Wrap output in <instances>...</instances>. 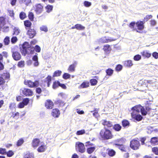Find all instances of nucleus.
I'll list each match as a JSON object with an SVG mask.
<instances>
[{
	"mask_svg": "<svg viewBox=\"0 0 158 158\" xmlns=\"http://www.w3.org/2000/svg\"><path fill=\"white\" fill-rule=\"evenodd\" d=\"M149 110L150 108L148 107H146V110L144 108L140 105L136 106L133 107L132 109L133 112L131 113V117L132 118L138 121H140L142 118V116L140 114H137L140 111L141 112L142 114L143 115H146L147 114V111Z\"/></svg>",
	"mask_w": 158,
	"mask_h": 158,
	"instance_id": "nucleus-1",
	"label": "nucleus"
},
{
	"mask_svg": "<svg viewBox=\"0 0 158 158\" xmlns=\"http://www.w3.org/2000/svg\"><path fill=\"white\" fill-rule=\"evenodd\" d=\"M21 51L22 54L25 56L26 54H33L34 48L29 45L28 43L25 42L23 45V48Z\"/></svg>",
	"mask_w": 158,
	"mask_h": 158,
	"instance_id": "nucleus-2",
	"label": "nucleus"
},
{
	"mask_svg": "<svg viewBox=\"0 0 158 158\" xmlns=\"http://www.w3.org/2000/svg\"><path fill=\"white\" fill-rule=\"evenodd\" d=\"M100 135L101 137L104 139H111L113 137L111 131L108 129H104L101 130Z\"/></svg>",
	"mask_w": 158,
	"mask_h": 158,
	"instance_id": "nucleus-3",
	"label": "nucleus"
},
{
	"mask_svg": "<svg viewBox=\"0 0 158 158\" xmlns=\"http://www.w3.org/2000/svg\"><path fill=\"white\" fill-rule=\"evenodd\" d=\"M140 144L138 141L135 139H133L131 140L130 142V147L134 150L138 149Z\"/></svg>",
	"mask_w": 158,
	"mask_h": 158,
	"instance_id": "nucleus-4",
	"label": "nucleus"
},
{
	"mask_svg": "<svg viewBox=\"0 0 158 158\" xmlns=\"http://www.w3.org/2000/svg\"><path fill=\"white\" fill-rule=\"evenodd\" d=\"M20 92V93H22L23 95L26 96H31L33 94V92L31 90L27 88H22Z\"/></svg>",
	"mask_w": 158,
	"mask_h": 158,
	"instance_id": "nucleus-5",
	"label": "nucleus"
},
{
	"mask_svg": "<svg viewBox=\"0 0 158 158\" xmlns=\"http://www.w3.org/2000/svg\"><path fill=\"white\" fill-rule=\"evenodd\" d=\"M24 83L25 85H27L30 87H37L39 85V81H35V82H33L30 80H25Z\"/></svg>",
	"mask_w": 158,
	"mask_h": 158,
	"instance_id": "nucleus-6",
	"label": "nucleus"
},
{
	"mask_svg": "<svg viewBox=\"0 0 158 158\" xmlns=\"http://www.w3.org/2000/svg\"><path fill=\"white\" fill-rule=\"evenodd\" d=\"M76 148L77 151L81 153H83L85 151V148L84 145L82 143L77 142L76 143Z\"/></svg>",
	"mask_w": 158,
	"mask_h": 158,
	"instance_id": "nucleus-7",
	"label": "nucleus"
},
{
	"mask_svg": "<svg viewBox=\"0 0 158 158\" xmlns=\"http://www.w3.org/2000/svg\"><path fill=\"white\" fill-rule=\"evenodd\" d=\"M141 54L144 58H148L151 56V54L147 50H144L142 52Z\"/></svg>",
	"mask_w": 158,
	"mask_h": 158,
	"instance_id": "nucleus-8",
	"label": "nucleus"
},
{
	"mask_svg": "<svg viewBox=\"0 0 158 158\" xmlns=\"http://www.w3.org/2000/svg\"><path fill=\"white\" fill-rule=\"evenodd\" d=\"M144 21H138L136 23V26L139 30H142L144 28Z\"/></svg>",
	"mask_w": 158,
	"mask_h": 158,
	"instance_id": "nucleus-9",
	"label": "nucleus"
},
{
	"mask_svg": "<svg viewBox=\"0 0 158 158\" xmlns=\"http://www.w3.org/2000/svg\"><path fill=\"white\" fill-rule=\"evenodd\" d=\"M36 34L35 31L32 29H30L27 32V35L30 38H32Z\"/></svg>",
	"mask_w": 158,
	"mask_h": 158,
	"instance_id": "nucleus-10",
	"label": "nucleus"
},
{
	"mask_svg": "<svg viewBox=\"0 0 158 158\" xmlns=\"http://www.w3.org/2000/svg\"><path fill=\"white\" fill-rule=\"evenodd\" d=\"M12 57L15 60H19L21 58V55L20 53L17 52H13Z\"/></svg>",
	"mask_w": 158,
	"mask_h": 158,
	"instance_id": "nucleus-11",
	"label": "nucleus"
},
{
	"mask_svg": "<svg viewBox=\"0 0 158 158\" xmlns=\"http://www.w3.org/2000/svg\"><path fill=\"white\" fill-rule=\"evenodd\" d=\"M36 8L35 11L37 14L40 13L43 11V6L40 4H37L35 6Z\"/></svg>",
	"mask_w": 158,
	"mask_h": 158,
	"instance_id": "nucleus-12",
	"label": "nucleus"
},
{
	"mask_svg": "<svg viewBox=\"0 0 158 158\" xmlns=\"http://www.w3.org/2000/svg\"><path fill=\"white\" fill-rule=\"evenodd\" d=\"M60 114V112L59 110L56 109L52 110V115L53 117L54 118H57L59 116Z\"/></svg>",
	"mask_w": 158,
	"mask_h": 158,
	"instance_id": "nucleus-13",
	"label": "nucleus"
},
{
	"mask_svg": "<svg viewBox=\"0 0 158 158\" xmlns=\"http://www.w3.org/2000/svg\"><path fill=\"white\" fill-rule=\"evenodd\" d=\"M40 143V141L39 139H34L32 142V146L34 148H36Z\"/></svg>",
	"mask_w": 158,
	"mask_h": 158,
	"instance_id": "nucleus-14",
	"label": "nucleus"
},
{
	"mask_svg": "<svg viewBox=\"0 0 158 158\" xmlns=\"http://www.w3.org/2000/svg\"><path fill=\"white\" fill-rule=\"evenodd\" d=\"M77 64L76 62H74L72 64L70 65L68 69V70L69 72H73L75 71V69Z\"/></svg>",
	"mask_w": 158,
	"mask_h": 158,
	"instance_id": "nucleus-15",
	"label": "nucleus"
},
{
	"mask_svg": "<svg viewBox=\"0 0 158 158\" xmlns=\"http://www.w3.org/2000/svg\"><path fill=\"white\" fill-rule=\"evenodd\" d=\"M53 106V103L50 100H47L45 103V106L48 109H52Z\"/></svg>",
	"mask_w": 158,
	"mask_h": 158,
	"instance_id": "nucleus-16",
	"label": "nucleus"
},
{
	"mask_svg": "<svg viewBox=\"0 0 158 158\" xmlns=\"http://www.w3.org/2000/svg\"><path fill=\"white\" fill-rule=\"evenodd\" d=\"M115 147L118 148L120 150L122 151H126V149L124 146L123 144H118L115 143L114 144Z\"/></svg>",
	"mask_w": 158,
	"mask_h": 158,
	"instance_id": "nucleus-17",
	"label": "nucleus"
},
{
	"mask_svg": "<svg viewBox=\"0 0 158 158\" xmlns=\"http://www.w3.org/2000/svg\"><path fill=\"white\" fill-rule=\"evenodd\" d=\"M126 141V139L124 138L118 139L114 140V144L115 143L118 144H123Z\"/></svg>",
	"mask_w": 158,
	"mask_h": 158,
	"instance_id": "nucleus-18",
	"label": "nucleus"
},
{
	"mask_svg": "<svg viewBox=\"0 0 158 158\" xmlns=\"http://www.w3.org/2000/svg\"><path fill=\"white\" fill-rule=\"evenodd\" d=\"M101 122L103 125L106 126L108 127H110L112 126V124L111 122L107 121L105 120H102L101 121Z\"/></svg>",
	"mask_w": 158,
	"mask_h": 158,
	"instance_id": "nucleus-19",
	"label": "nucleus"
},
{
	"mask_svg": "<svg viewBox=\"0 0 158 158\" xmlns=\"http://www.w3.org/2000/svg\"><path fill=\"white\" fill-rule=\"evenodd\" d=\"M89 86V83L88 82H84L81 85L79 86L80 89L86 88Z\"/></svg>",
	"mask_w": 158,
	"mask_h": 158,
	"instance_id": "nucleus-20",
	"label": "nucleus"
},
{
	"mask_svg": "<svg viewBox=\"0 0 158 158\" xmlns=\"http://www.w3.org/2000/svg\"><path fill=\"white\" fill-rule=\"evenodd\" d=\"M151 143L154 145H156L158 143V139L157 137L152 138L151 140Z\"/></svg>",
	"mask_w": 158,
	"mask_h": 158,
	"instance_id": "nucleus-21",
	"label": "nucleus"
},
{
	"mask_svg": "<svg viewBox=\"0 0 158 158\" xmlns=\"http://www.w3.org/2000/svg\"><path fill=\"white\" fill-rule=\"evenodd\" d=\"M46 148V147L44 145L41 144L40 146L38 148V151L39 152H44Z\"/></svg>",
	"mask_w": 158,
	"mask_h": 158,
	"instance_id": "nucleus-22",
	"label": "nucleus"
},
{
	"mask_svg": "<svg viewBox=\"0 0 158 158\" xmlns=\"http://www.w3.org/2000/svg\"><path fill=\"white\" fill-rule=\"evenodd\" d=\"M20 32V31L19 28L15 27L13 29V35H18Z\"/></svg>",
	"mask_w": 158,
	"mask_h": 158,
	"instance_id": "nucleus-23",
	"label": "nucleus"
},
{
	"mask_svg": "<svg viewBox=\"0 0 158 158\" xmlns=\"http://www.w3.org/2000/svg\"><path fill=\"white\" fill-rule=\"evenodd\" d=\"M5 25L4 18L1 17H0V28H2Z\"/></svg>",
	"mask_w": 158,
	"mask_h": 158,
	"instance_id": "nucleus-24",
	"label": "nucleus"
},
{
	"mask_svg": "<svg viewBox=\"0 0 158 158\" xmlns=\"http://www.w3.org/2000/svg\"><path fill=\"white\" fill-rule=\"evenodd\" d=\"M108 153L109 155L110 156H114L115 154V152L112 149H108Z\"/></svg>",
	"mask_w": 158,
	"mask_h": 158,
	"instance_id": "nucleus-25",
	"label": "nucleus"
},
{
	"mask_svg": "<svg viewBox=\"0 0 158 158\" xmlns=\"http://www.w3.org/2000/svg\"><path fill=\"white\" fill-rule=\"evenodd\" d=\"M53 9V6L52 5H48L45 7L46 11L49 13L52 11Z\"/></svg>",
	"mask_w": 158,
	"mask_h": 158,
	"instance_id": "nucleus-26",
	"label": "nucleus"
},
{
	"mask_svg": "<svg viewBox=\"0 0 158 158\" xmlns=\"http://www.w3.org/2000/svg\"><path fill=\"white\" fill-rule=\"evenodd\" d=\"M125 65L127 67H131L133 65L132 61L131 60H128L124 62Z\"/></svg>",
	"mask_w": 158,
	"mask_h": 158,
	"instance_id": "nucleus-27",
	"label": "nucleus"
},
{
	"mask_svg": "<svg viewBox=\"0 0 158 158\" xmlns=\"http://www.w3.org/2000/svg\"><path fill=\"white\" fill-rule=\"evenodd\" d=\"M19 2L21 3H24L27 6L31 3V0H19Z\"/></svg>",
	"mask_w": 158,
	"mask_h": 158,
	"instance_id": "nucleus-28",
	"label": "nucleus"
},
{
	"mask_svg": "<svg viewBox=\"0 0 158 158\" xmlns=\"http://www.w3.org/2000/svg\"><path fill=\"white\" fill-rule=\"evenodd\" d=\"M61 71L59 70H56L54 72L53 77H55L59 76L61 75Z\"/></svg>",
	"mask_w": 158,
	"mask_h": 158,
	"instance_id": "nucleus-29",
	"label": "nucleus"
},
{
	"mask_svg": "<svg viewBox=\"0 0 158 158\" xmlns=\"http://www.w3.org/2000/svg\"><path fill=\"white\" fill-rule=\"evenodd\" d=\"M106 36L102 37L98 40L99 44L106 43Z\"/></svg>",
	"mask_w": 158,
	"mask_h": 158,
	"instance_id": "nucleus-30",
	"label": "nucleus"
},
{
	"mask_svg": "<svg viewBox=\"0 0 158 158\" xmlns=\"http://www.w3.org/2000/svg\"><path fill=\"white\" fill-rule=\"evenodd\" d=\"M106 43L115 41L116 40V39H114L113 38L108 36H106Z\"/></svg>",
	"mask_w": 158,
	"mask_h": 158,
	"instance_id": "nucleus-31",
	"label": "nucleus"
},
{
	"mask_svg": "<svg viewBox=\"0 0 158 158\" xmlns=\"http://www.w3.org/2000/svg\"><path fill=\"white\" fill-rule=\"evenodd\" d=\"M103 49L105 52H107L110 51L111 48L108 44H106L104 46Z\"/></svg>",
	"mask_w": 158,
	"mask_h": 158,
	"instance_id": "nucleus-32",
	"label": "nucleus"
},
{
	"mask_svg": "<svg viewBox=\"0 0 158 158\" xmlns=\"http://www.w3.org/2000/svg\"><path fill=\"white\" fill-rule=\"evenodd\" d=\"M4 42L5 45H8L10 42L9 37L8 36L6 37L4 40Z\"/></svg>",
	"mask_w": 158,
	"mask_h": 158,
	"instance_id": "nucleus-33",
	"label": "nucleus"
},
{
	"mask_svg": "<svg viewBox=\"0 0 158 158\" xmlns=\"http://www.w3.org/2000/svg\"><path fill=\"white\" fill-rule=\"evenodd\" d=\"M114 129L117 131H119L120 130L121 127L118 124H116L114 125Z\"/></svg>",
	"mask_w": 158,
	"mask_h": 158,
	"instance_id": "nucleus-34",
	"label": "nucleus"
},
{
	"mask_svg": "<svg viewBox=\"0 0 158 158\" xmlns=\"http://www.w3.org/2000/svg\"><path fill=\"white\" fill-rule=\"evenodd\" d=\"M10 77V75L9 73L6 72V73H4L2 74V77L5 79H8Z\"/></svg>",
	"mask_w": 158,
	"mask_h": 158,
	"instance_id": "nucleus-35",
	"label": "nucleus"
},
{
	"mask_svg": "<svg viewBox=\"0 0 158 158\" xmlns=\"http://www.w3.org/2000/svg\"><path fill=\"white\" fill-rule=\"evenodd\" d=\"M51 77L48 76L46 79V81L47 83L48 86L49 87L51 81Z\"/></svg>",
	"mask_w": 158,
	"mask_h": 158,
	"instance_id": "nucleus-36",
	"label": "nucleus"
},
{
	"mask_svg": "<svg viewBox=\"0 0 158 158\" xmlns=\"http://www.w3.org/2000/svg\"><path fill=\"white\" fill-rule=\"evenodd\" d=\"M75 27L77 30H81L84 29L85 27L80 24H76L75 25Z\"/></svg>",
	"mask_w": 158,
	"mask_h": 158,
	"instance_id": "nucleus-37",
	"label": "nucleus"
},
{
	"mask_svg": "<svg viewBox=\"0 0 158 158\" xmlns=\"http://www.w3.org/2000/svg\"><path fill=\"white\" fill-rule=\"evenodd\" d=\"M85 133V130L83 129L81 130L77 131L76 132V135H82Z\"/></svg>",
	"mask_w": 158,
	"mask_h": 158,
	"instance_id": "nucleus-38",
	"label": "nucleus"
},
{
	"mask_svg": "<svg viewBox=\"0 0 158 158\" xmlns=\"http://www.w3.org/2000/svg\"><path fill=\"white\" fill-rule=\"evenodd\" d=\"M106 72L107 74L109 76H111L113 73V70L111 69H109L106 70Z\"/></svg>",
	"mask_w": 158,
	"mask_h": 158,
	"instance_id": "nucleus-39",
	"label": "nucleus"
},
{
	"mask_svg": "<svg viewBox=\"0 0 158 158\" xmlns=\"http://www.w3.org/2000/svg\"><path fill=\"white\" fill-rule=\"evenodd\" d=\"M23 158H34V155L32 153H27L24 156Z\"/></svg>",
	"mask_w": 158,
	"mask_h": 158,
	"instance_id": "nucleus-40",
	"label": "nucleus"
},
{
	"mask_svg": "<svg viewBox=\"0 0 158 158\" xmlns=\"http://www.w3.org/2000/svg\"><path fill=\"white\" fill-rule=\"evenodd\" d=\"M29 101L28 98H26L23 99L22 102L25 106H27L28 104Z\"/></svg>",
	"mask_w": 158,
	"mask_h": 158,
	"instance_id": "nucleus-41",
	"label": "nucleus"
},
{
	"mask_svg": "<svg viewBox=\"0 0 158 158\" xmlns=\"http://www.w3.org/2000/svg\"><path fill=\"white\" fill-rule=\"evenodd\" d=\"M19 17L21 19H24L26 17L25 13L23 12H21L19 15Z\"/></svg>",
	"mask_w": 158,
	"mask_h": 158,
	"instance_id": "nucleus-42",
	"label": "nucleus"
},
{
	"mask_svg": "<svg viewBox=\"0 0 158 158\" xmlns=\"http://www.w3.org/2000/svg\"><path fill=\"white\" fill-rule=\"evenodd\" d=\"M141 59V56L139 54L136 55L134 57V60L135 61H139Z\"/></svg>",
	"mask_w": 158,
	"mask_h": 158,
	"instance_id": "nucleus-43",
	"label": "nucleus"
},
{
	"mask_svg": "<svg viewBox=\"0 0 158 158\" xmlns=\"http://www.w3.org/2000/svg\"><path fill=\"white\" fill-rule=\"evenodd\" d=\"M95 149V147H92L88 148L87 149V152L88 153L91 154L94 151Z\"/></svg>",
	"mask_w": 158,
	"mask_h": 158,
	"instance_id": "nucleus-44",
	"label": "nucleus"
},
{
	"mask_svg": "<svg viewBox=\"0 0 158 158\" xmlns=\"http://www.w3.org/2000/svg\"><path fill=\"white\" fill-rule=\"evenodd\" d=\"M24 24L25 26L27 27H30L31 24V23L30 21L28 20H26L24 22Z\"/></svg>",
	"mask_w": 158,
	"mask_h": 158,
	"instance_id": "nucleus-45",
	"label": "nucleus"
},
{
	"mask_svg": "<svg viewBox=\"0 0 158 158\" xmlns=\"http://www.w3.org/2000/svg\"><path fill=\"white\" fill-rule=\"evenodd\" d=\"M17 40L18 39L16 36L13 37L11 40V42L13 44H15L17 42Z\"/></svg>",
	"mask_w": 158,
	"mask_h": 158,
	"instance_id": "nucleus-46",
	"label": "nucleus"
},
{
	"mask_svg": "<svg viewBox=\"0 0 158 158\" xmlns=\"http://www.w3.org/2000/svg\"><path fill=\"white\" fill-rule=\"evenodd\" d=\"M84 5L85 7H88L91 5V3L87 1H85L84 2Z\"/></svg>",
	"mask_w": 158,
	"mask_h": 158,
	"instance_id": "nucleus-47",
	"label": "nucleus"
},
{
	"mask_svg": "<svg viewBox=\"0 0 158 158\" xmlns=\"http://www.w3.org/2000/svg\"><path fill=\"white\" fill-rule=\"evenodd\" d=\"M70 77V75L68 73H64L63 75V78L65 79H69Z\"/></svg>",
	"mask_w": 158,
	"mask_h": 158,
	"instance_id": "nucleus-48",
	"label": "nucleus"
},
{
	"mask_svg": "<svg viewBox=\"0 0 158 158\" xmlns=\"http://www.w3.org/2000/svg\"><path fill=\"white\" fill-rule=\"evenodd\" d=\"M24 142V140L22 139H19L17 142V145L18 146H21Z\"/></svg>",
	"mask_w": 158,
	"mask_h": 158,
	"instance_id": "nucleus-49",
	"label": "nucleus"
},
{
	"mask_svg": "<svg viewBox=\"0 0 158 158\" xmlns=\"http://www.w3.org/2000/svg\"><path fill=\"white\" fill-rule=\"evenodd\" d=\"M14 153L13 151L11 150L9 151L6 152L7 156L9 157L12 156L14 154Z\"/></svg>",
	"mask_w": 158,
	"mask_h": 158,
	"instance_id": "nucleus-50",
	"label": "nucleus"
},
{
	"mask_svg": "<svg viewBox=\"0 0 158 158\" xmlns=\"http://www.w3.org/2000/svg\"><path fill=\"white\" fill-rule=\"evenodd\" d=\"M0 154L2 155H5L6 154V149L5 148H0Z\"/></svg>",
	"mask_w": 158,
	"mask_h": 158,
	"instance_id": "nucleus-51",
	"label": "nucleus"
},
{
	"mask_svg": "<svg viewBox=\"0 0 158 158\" xmlns=\"http://www.w3.org/2000/svg\"><path fill=\"white\" fill-rule=\"evenodd\" d=\"M40 29L41 31H44L45 32H47L48 31L47 27L46 26H42L40 27Z\"/></svg>",
	"mask_w": 158,
	"mask_h": 158,
	"instance_id": "nucleus-52",
	"label": "nucleus"
},
{
	"mask_svg": "<svg viewBox=\"0 0 158 158\" xmlns=\"http://www.w3.org/2000/svg\"><path fill=\"white\" fill-rule=\"evenodd\" d=\"M2 28L3 31L5 32H7L9 30V27L7 26L4 25Z\"/></svg>",
	"mask_w": 158,
	"mask_h": 158,
	"instance_id": "nucleus-53",
	"label": "nucleus"
},
{
	"mask_svg": "<svg viewBox=\"0 0 158 158\" xmlns=\"http://www.w3.org/2000/svg\"><path fill=\"white\" fill-rule=\"evenodd\" d=\"M90 82L92 85H94L97 84V81L95 79H92L90 80Z\"/></svg>",
	"mask_w": 158,
	"mask_h": 158,
	"instance_id": "nucleus-54",
	"label": "nucleus"
},
{
	"mask_svg": "<svg viewBox=\"0 0 158 158\" xmlns=\"http://www.w3.org/2000/svg\"><path fill=\"white\" fill-rule=\"evenodd\" d=\"M129 124V122L127 120H123L122 122L123 126L124 127H125L128 125Z\"/></svg>",
	"mask_w": 158,
	"mask_h": 158,
	"instance_id": "nucleus-55",
	"label": "nucleus"
},
{
	"mask_svg": "<svg viewBox=\"0 0 158 158\" xmlns=\"http://www.w3.org/2000/svg\"><path fill=\"white\" fill-rule=\"evenodd\" d=\"M59 82L55 81L53 85V88L54 89L56 88L58 86H59Z\"/></svg>",
	"mask_w": 158,
	"mask_h": 158,
	"instance_id": "nucleus-56",
	"label": "nucleus"
},
{
	"mask_svg": "<svg viewBox=\"0 0 158 158\" xmlns=\"http://www.w3.org/2000/svg\"><path fill=\"white\" fill-rule=\"evenodd\" d=\"M152 151L155 154L158 155V149L157 148L154 147L152 148Z\"/></svg>",
	"mask_w": 158,
	"mask_h": 158,
	"instance_id": "nucleus-57",
	"label": "nucleus"
},
{
	"mask_svg": "<svg viewBox=\"0 0 158 158\" xmlns=\"http://www.w3.org/2000/svg\"><path fill=\"white\" fill-rule=\"evenodd\" d=\"M15 103L14 102L11 103L9 106V108L11 110H12L15 108Z\"/></svg>",
	"mask_w": 158,
	"mask_h": 158,
	"instance_id": "nucleus-58",
	"label": "nucleus"
},
{
	"mask_svg": "<svg viewBox=\"0 0 158 158\" xmlns=\"http://www.w3.org/2000/svg\"><path fill=\"white\" fill-rule=\"evenodd\" d=\"M24 65V61H21L19 62L18 64V66L19 67H23Z\"/></svg>",
	"mask_w": 158,
	"mask_h": 158,
	"instance_id": "nucleus-59",
	"label": "nucleus"
},
{
	"mask_svg": "<svg viewBox=\"0 0 158 158\" xmlns=\"http://www.w3.org/2000/svg\"><path fill=\"white\" fill-rule=\"evenodd\" d=\"M34 50L35 49V51L37 52H40V51L41 49L40 47L38 45H36L35 47Z\"/></svg>",
	"mask_w": 158,
	"mask_h": 158,
	"instance_id": "nucleus-60",
	"label": "nucleus"
},
{
	"mask_svg": "<svg viewBox=\"0 0 158 158\" xmlns=\"http://www.w3.org/2000/svg\"><path fill=\"white\" fill-rule=\"evenodd\" d=\"M135 24V22H131L129 25V27L131 28H133V30H135V29L134 28V27Z\"/></svg>",
	"mask_w": 158,
	"mask_h": 158,
	"instance_id": "nucleus-61",
	"label": "nucleus"
},
{
	"mask_svg": "<svg viewBox=\"0 0 158 158\" xmlns=\"http://www.w3.org/2000/svg\"><path fill=\"white\" fill-rule=\"evenodd\" d=\"M28 17L29 19L31 20H32L34 19V15L32 12H30L29 14Z\"/></svg>",
	"mask_w": 158,
	"mask_h": 158,
	"instance_id": "nucleus-62",
	"label": "nucleus"
},
{
	"mask_svg": "<svg viewBox=\"0 0 158 158\" xmlns=\"http://www.w3.org/2000/svg\"><path fill=\"white\" fill-rule=\"evenodd\" d=\"M152 56L153 57L156 59L158 58V53L154 52L152 54Z\"/></svg>",
	"mask_w": 158,
	"mask_h": 158,
	"instance_id": "nucleus-63",
	"label": "nucleus"
},
{
	"mask_svg": "<svg viewBox=\"0 0 158 158\" xmlns=\"http://www.w3.org/2000/svg\"><path fill=\"white\" fill-rule=\"evenodd\" d=\"M122 68V66L121 65H118L116 68V70L117 71H120Z\"/></svg>",
	"mask_w": 158,
	"mask_h": 158,
	"instance_id": "nucleus-64",
	"label": "nucleus"
}]
</instances>
